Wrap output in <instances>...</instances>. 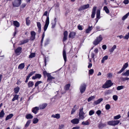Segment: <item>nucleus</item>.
Here are the masks:
<instances>
[{
    "mask_svg": "<svg viewBox=\"0 0 129 129\" xmlns=\"http://www.w3.org/2000/svg\"><path fill=\"white\" fill-rule=\"evenodd\" d=\"M45 22L46 23L44 26V32L43 34L42 35V40L41 41V43L43 41V39L45 36V31H46L47 30V28L48 27V25L49 24V18L48 16L47 17V18L45 21Z\"/></svg>",
    "mask_w": 129,
    "mask_h": 129,
    "instance_id": "nucleus-1",
    "label": "nucleus"
},
{
    "mask_svg": "<svg viewBox=\"0 0 129 129\" xmlns=\"http://www.w3.org/2000/svg\"><path fill=\"white\" fill-rule=\"evenodd\" d=\"M102 40V36L101 35H100L99 37H97L93 42V44L95 45H96L99 44Z\"/></svg>",
    "mask_w": 129,
    "mask_h": 129,
    "instance_id": "nucleus-2",
    "label": "nucleus"
},
{
    "mask_svg": "<svg viewBox=\"0 0 129 129\" xmlns=\"http://www.w3.org/2000/svg\"><path fill=\"white\" fill-rule=\"evenodd\" d=\"M113 85L110 80L107 81L105 84L102 86V88H108L110 87Z\"/></svg>",
    "mask_w": 129,
    "mask_h": 129,
    "instance_id": "nucleus-3",
    "label": "nucleus"
},
{
    "mask_svg": "<svg viewBox=\"0 0 129 129\" xmlns=\"http://www.w3.org/2000/svg\"><path fill=\"white\" fill-rule=\"evenodd\" d=\"M83 108L81 107L80 110L79 112V119H83L85 118L84 115L85 113L83 111Z\"/></svg>",
    "mask_w": 129,
    "mask_h": 129,
    "instance_id": "nucleus-4",
    "label": "nucleus"
},
{
    "mask_svg": "<svg viewBox=\"0 0 129 129\" xmlns=\"http://www.w3.org/2000/svg\"><path fill=\"white\" fill-rule=\"evenodd\" d=\"M119 122V120H112L108 121L107 124L115 126L118 125Z\"/></svg>",
    "mask_w": 129,
    "mask_h": 129,
    "instance_id": "nucleus-5",
    "label": "nucleus"
},
{
    "mask_svg": "<svg viewBox=\"0 0 129 129\" xmlns=\"http://www.w3.org/2000/svg\"><path fill=\"white\" fill-rule=\"evenodd\" d=\"M21 0H14L12 2L13 6L14 7H18L21 4Z\"/></svg>",
    "mask_w": 129,
    "mask_h": 129,
    "instance_id": "nucleus-6",
    "label": "nucleus"
},
{
    "mask_svg": "<svg viewBox=\"0 0 129 129\" xmlns=\"http://www.w3.org/2000/svg\"><path fill=\"white\" fill-rule=\"evenodd\" d=\"M86 85L85 83L82 84L80 87V92L81 93L84 92L86 90Z\"/></svg>",
    "mask_w": 129,
    "mask_h": 129,
    "instance_id": "nucleus-7",
    "label": "nucleus"
},
{
    "mask_svg": "<svg viewBox=\"0 0 129 129\" xmlns=\"http://www.w3.org/2000/svg\"><path fill=\"white\" fill-rule=\"evenodd\" d=\"M93 28V26L91 24H88V27L85 30L86 33L87 34L89 33Z\"/></svg>",
    "mask_w": 129,
    "mask_h": 129,
    "instance_id": "nucleus-8",
    "label": "nucleus"
},
{
    "mask_svg": "<svg viewBox=\"0 0 129 129\" xmlns=\"http://www.w3.org/2000/svg\"><path fill=\"white\" fill-rule=\"evenodd\" d=\"M79 119L75 118L71 120V122L74 124H77L79 122Z\"/></svg>",
    "mask_w": 129,
    "mask_h": 129,
    "instance_id": "nucleus-9",
    "label": "nucleus"
},
{
    "mask_svg": "<svg viewBox=\"0 0 129 129\" xmlns=\"http://www.w3.org/2000/svg\"><path fill=\"white\" fill-rule=\"evenodd\" d=\"M22 48L20 47H18L17 49L15 50V53L17 55H19L21 53Z\"/></svg>",
    "mask_w": 129,
    "mask_h": 129,
    "instance_id": "nucleus-10",
    "label": "nucleus"
},
{
    "mask_svg": "<svg viewBox=\"0 0 129 129\" xmlns=\"http://www.w3.org/2000/svg\"><path fill=\"white\" fill-rule=\"evenodd\" d=\"M39 110V107H36L32 108V111L34 113L36 114L38 112Z\"/></svg>",
    "mask_w": 129,
    "mask_h": 129,
    "instance_id": "nucleus-11",
    "label": "nucleus"
},
{
    "mask_svg": "<svg viewBox=\"0 0 129 129\" xmlns=\"http://www.w3.org/2000/svg\"><path fill=\"white\" fill-rule=\"evenodd\" d=\"M30 34L31 36L30 39L32 40H33L35 38V36L36 35L35 32L34 31H31L30 32Z\"/></svg>",
    "mask_w": 129,
    "mask_h": 129,
    "instance_id": "nucleus-12",
    "label": "nucleus"
},
{
    "mask_svg": "<svg viewBox=\"0 0 129 129\" xmlns=\"http://www.w3.org/2000/svg\"><path fill=\"white\" fill-rule=\"evenodd\" d=\"M47 77H48L47 81H51L52 79H55V77H53L51 76L50 74H47Z\"/></svg>",
    "mask_w": 129,
    "mask_h": 129,
    "instance_id": "nucleus-13",
    "label": "nucleus"
},
{
    "mask_svg": "<svg viewBox=\"0 0 129 129\" xmlns=\"http://www.w3.org/2000/svg\"><path fill=\"white\" fill-rule=\"evenodd\" d=\"M64 37L63 38V41L64 42L67 39L68 36V32L67 31H65L63 34Z\"/></svg>",
    "mask_w": 129,
    "mask_h": 129,
    "instance_id": "nucleus-14",
    "label": "nucleus"
},
{
    "mask_svg": "<svg viewBox=\"0 0 129 129\" xmlns=\"http://www.w3.org/2000/svg\"><path fill=\"white\" fill-rule=\"evenodd\" d=\"M63 56L65 62L67 61L66 54L65 50L63 49Z\"/></svg>",
    "mask_w": 129,
    "mask_h": 129,
    "instance_id": "nucleus-15",
    "label": "nucleus"
},
{
    "mask_svg": "<svg viewBox=\"0 0 129 129\" xmlns=\"http://www.w3.org/2000/svg\"><path fill=\"white\" fill-rule=\"evenodd\" d=\"M76 33L75 32H72L70 33L69 36V38H74Z\"/></svg>",
    "mask_w": 129,
    "mask_h": 129,
    "instance_id": "nucleus-16",
    "label": "nucleus"
},
{
    "mask_svg": "<svg viewBox=\"0 0 129 129\" xmlns=\"http://www.w3.org/2000/svg\"><path fill=\"white\" fill-rule=\"evenodd\" d=\"M51 117L54 118H55L57 119L60 118V114H53L51 115Z\"/></svg>",
    "mask_w": 129,
    "mask_h": 129,
    "instance_id": "nucleus-17",
    "label": "nucleus"
},
{
    "mask_svg": "<svg viewBox=\"0 0 129 129\" xmlns=\"http://www.w3.org/2000/svg\"><path fill=\"white\" fill-rule=\"evenodd\" d=\"M24 63H21L19 65L18 68L19 69H22L24 68Z\"/></svg>",
    "mask_w": 129,
    "mask_h": 129,
    "instance_id": "nucleus-18",
    "label": "nucleus"
},
{
    "mask_svg": "<svg viewBox=\"0 0 129 129\" xmlns=\"http://www.w3.org/2000/svg\"><path fill=\"white\" fill-rule=\"evenodd\" d=\"M122 75L127 77L128 76H129V70H128L126 71L125 72L122 73Z\"/></svg>",
    "mask_w": 129,
    "mask_h": 129,
    "instance_id": "nucleus-19",
    "label": "nucleus"
},
{
    "mask_svg": "<svg viewBox=\"0 0 129 129\" xmlns=\"http://www.w3.org/2000/svg\"><path fill=\"white\" fill-rule=\"evenodd\" d=\"M100 11L99 10H98L97 11L96 16V18L98 19H100Z\"/></svg>",
    "mask_w": 129,
    "mask_h": 129,
    "instance_id": "nucleus-20",
    "label": "nucleus"
},
{
    "mask_svg": "<svg viewBox=\"0 0 129 129\" xmlns=\"http://www.w3.org/2000/svg\"><path fill=\"white\" fill-rule=\"evenodd\" d=\"M40 78V75L39 74H36L35 76H34L32 77L33 79H35L37 78Z\"/></svg>",
    "mask_w": 129,
    "mask_h": 129,
    "instance_id": "nucleus-21",
    "label": "nucleus"
},
{
    "mask_svg": "<svg viewBox=\"0 0 129 129\" xmlns=\"http://www.w3.org/2000/svg\"><path fill=\"white\" fill-rule=\"evenodd\" d=\"M112 92V90H107L105 92L104 94L105 95H107L110 94Z\"/></svg>",
    "mask_w": 129,
    "mask_h": 129,
    "instance_id": "nucleus-22",
    "label": "nucleus"
},
{
    "mask_svg": "<svg viewBox=\"0 0 129 129\" xmlns=\"http://www.w3.org/2000/svg\"><path fill=\"white\" fill-rule=\"evenodd\" d=\"M116 46L115 45H114L111 48L109 49V51L111 53L113 52L114 51V50L116 49Z\"/></svg>",
    "mask_w": 129,
    "mask_h": 129,
    "instance_id": "nucleus-23",
    "label": "nucleus"
},
{
    "mask_svg": "<svg viewBox=\"0 0 129 129\" xmlns=\"http://www.w3.org/2000/svg\"><path fill=\"white\" fill-rule=\"evenodd\" d=\"M103 100V99L102 98L100 99L97 101H95L94 102V103L96 105H97L100 103Z\"/></svg>",
    "mask_w": 129,
    "mask_h": 129,
    "instance_id": "nucleus-24",
    "label": "nucleus"
},
{
    "mask_svg": "<svg viewBox=\"0 0 129 129\" xmlns=\"http://www.w3.org/2000/svg\"><path fill=\"white\" fill-rule=\"evenodd\" d=\"M13 115L12 114H10L7 116L5 119L6 120H7L11 119L13 116Z\"/></svg>",
    "mask_w": 129,
    "mask_h": 129,
    "instance_id": "nucleus-25",
    "label": "nucleus"
},
{
    "mask_svg": "<svg viewBox=\"0 0 129 129\" xmlns=\"http://www.w3.org/2000/svg\"><path fill=\"white\" fill-rule=\"evenodd\" d=\"M28 41L29 40L27 39H26L22 41H21L20 42V45H22V44H24L25 43L28 42Z\"/></svg>",
    "mask_w": 129,
    "mask_h": 129,
    "instance_id": "nucleus-26",
    "label": "nucleus"
},
{
    "mask_svg": "<svg viewBox=\"0 0 129 129\" xmlns=\"http://www.w3.org/2000/svg\"><path fill=\"white\" fill-rule=\"evenodd\" d=\"M28 87L33 86L34 84L33 82L31 81H30L28 83Z\"/></svg>",
    "mask_w": 129,
    "mask_h": 129,
    "instance_id": "nucleus-27",
    "label": "nucleus"
},
{
    "mask_svg": "<svg viewBox=\"0 0 129 129\" xmlns=\"http://www.w3.org/2000/svg\"><path fill=\"white\" fill-rule=\"evenodd\" d=\"M108 56L107 55L105 56H104L102 58L101 60V62L102 63H103L105 60L107 59L108 58Z\"/></svg>",
    "mask_w": 129,
    "mask_h": 129,
    "instance_id": "nucleus-28",
    "label": "nucleus"
},
{
    "mask_svg": "<svg viewBox=\"0 0 129 129\" xmlns=\"http://www.w3.org/2000/svg\"><path fill=\"white\" fill-rule=\"evenodd\" d=\"M105 124L102 123H100L98 125V127L99 128H102L105 126Z\"/></svg>",
    "mask_w": 129,
    "mask_h": 129,
    "instance_id": "nucleus-29",
    "label": "nucleus"
},
{
    "mask_svg": "<svg viewBox=\"0 0 129 129\" xmlns=\"http://www.w3.org/2000/svg\"><path fill=\"white\" fill-rule=\"evenodd\" d=\"M14 25L17 27H18L19 26V23L17 21H14Z\"/></svg>",
    "mask_w": 129,
    "mask_h": 129,
    "instance_id": "nucleus-30",
    "label": "nucleus"
},
{
    "mask_svg": "<svg viewBox=\"0 0 129 129\" xmlns=\"http://www.w3.org/2000/svg\"><path fill=\"white\" fill-rule=\"evenodd\" d=\"M29 17H28L26 18V25L28 26L30 22V20L29 19Z\"/></svg>",
    "mask_w": 129,
    "mask_h": 129,
    "instance_id": "nucleus-31",
    "label": "nucleus"
},
{
    "mask_svg": "<svg viewBox=\"0 0 129 129\" xmlns=\"http://www.w3.org/2000/svg\"><path fill=\"white\" fill-rule=\"evenodd\" d=\"M103 9L107 13H109V10L107 6H105L103 8Z\"/></svg>",
    "mask_w": 129,
    "mask_h": 129,
    "instance_id": "nucleus-32",
    "label": "nucleus"
},
{
    "mask_svg": "<svg viewBox=\"0 0 129 129\" xmlns=\"http://www.w3.org/2000/svg\"><path fill=\"white\" fill-rule=\"evenodd\" d=\"M26 118L27 119L32 118L33 116L30 114H28L26 116Z\"/></svg>",
    "mask_w": 129,
    "mask_h": 129,
    "instance_id": "nucleus-33",
    "label": "nucleus"
},
{
    "mask_svg": "<svg viewBox=\"0 0 129 129\" xmlns=\"http://www.w3.org/2000/svg\"><path fill=\"white\" fill-rule=\"evenodd\" d=\"M70 86V84H67L65 86L64 89L66 90H68Z\"/></svg>",
    "mask_w": 129,
    "mask_h": 129,
    "instance_id": "nucleus-34",
    "label": "nucleus"
},
{
    "mask_svg": "<svg viewBox=\"0 0 129 129\" xmlns=\"http://www.w3.org/2000/svg\"><path fill=\"white\" fill-rule=\"evenodd\" d=\"M128 15H129V12L123 16L122 18V20H125L127 18Z\"/></svg>",
    "mask_w": 129,
    "mask_h": 129,
    "instance_id": "nucleus-35",
    "label": "nucleus"
},
{
    "mask_svg": "<svg viewBox=\"0 0 129 129\" xmlns=\"http://www.w3.org/2000/svg\"><path fill=\"white\" fill-rule=\"evenodd\" d=\"M19 87H17L15 88L14 89V92L15 93H17L19 91Z\"/></svg>",
    "mask_w": 129,
    "mask_h": 129,
    "instance_id": "nucleus-36",
    "label": "nucleus"
},
{
    "mask_svg": "<svg viewBox=\"0 0 129 129\" xmlns=\"http://www.w3.org/2000/svg\"><path fill=\"white\" fill-rule=\"evenodd\" d=\"M47 104L46 103H44L41 105V109H43L45 108L47 106Z\"/></svg>",
    "mask_w": 129,
    "mask_h": 129,
    "instance_id": "nucleus-37",
    "label": "nucleus"
},
{
    "mask_svg": "<svg viewBox=\"0 0 129 129\" xmlns=\"http://www.w3.org/2000/svg\"><path fill=\"white\" fill-rule=\"evenodd\" d=\"M82 124L84 125H87L89 124V121L88 120H87L85 121L82 122Z\"/></svg>",
    "mask_w": 129,
    "mask_h": 129,
    "instance_id": "nucleus-38",
    "label": "nucleus"
},
{
    "mask_svg": "<svg viewBox=\"0 0 129 129\" xmlns=\"http://www.w3.org/2000/svg\"><path fill=\"white\" fill-rule=\"evenodd\" d=\"M18 95L17 94H15L12 100V101H14L16 100H17L18 99Z\"/></svg>",
    "mask_w": 129,
    "mask_h": 129,
    "instance_id": "nucleus-39",
    "label": "nucleus"
},
{
    "mask_svg": "<svg viewBox=\"0 0 129 129\" xmlns=\"http://www.w3.org/2000/svg\"><path fill=\"white\" fill-rule=\"evenodd\" d=\"M124 88V86L122 85L118 86L117 87V90H119L123 89Z\"/></svg>",
    "mask_w": 129,
    "mask_h": 129,
    "instance_id": "nucleus-40",
    "label": "nucleus"
},
{
    "mask_svg": "<svg viewBox=\"0 0 129 129\" xmlns=\"http://www.w3.org/2000/svg\"><path fill=\"white\" fill-rule=\"evenodd\" d=\"M76 106V105H75L74 107V108L72 109L71 112V114H73L77 109V108H75Z\"/></svg>",
    "mask_w": 129,
    "mask_h": 129,
    "instance_id": "nucleus-41",
    "label": "nucleus"
},
{
    "mask_svg": "<svg viewBox=\"0 0 129 129\" xmlns=\"http://www.w3.org/2000/svg\"><path fill=\"white\" fill-rule=\"evenodd\" d=\"M5 113L4 112V111L2 110L0 113V117L2 118L3 117Z\"/></svg>",
    "mask_w": 129,
    "mask_h": 129,
    "instance_id": "nucleus-42",
    "label": "nucleus"
},
{
    "mask_svg": "<svg viewBox=\"0 0 129 129\" xmlns=\"http://www.w3.org/2000/svg\"><path fill=\"white\" fill-rule=\"evenodd\" d=\"M35 56V53H31L29 55V58H32Z\"/></svg>",
    "mask_w": 129,
    "mask_h": 129,
    "instance_id": "nucleus-43",
    "label": "nucleus"
},
{
    "mask_svg": "<svg viewBox=\"0 0 129 129\" xmlns=\"http://www.w3.org/2000/svg\"><path fill=\"white\" fill-rule=\"evenodd\" d=\"M94 98V96H91L89 97L88 99V101L89 102Z\"/></svg>",
    "mask_w": 129,
    "mask_h": 129,
    "instance_id": "nucleus-44",
    "label": "nucleus"
},
{
    "mask_svg": "<svg viewBox=\"0 0 129 129\" xmlns=\"http://www.w3.org/2000/svg\"><path fill=\"white\" fill-rule=\"evenodd\" d=\"M121 117V116L120 115H118L114 117V118L115 119H118Z\"/></svg>",
    "mask_w": 129,
    "mask_h": 129,
    "instance_id": "nucleus-45",
    "label": "nucleus"
},
{
    "mask_svg": "<svg viewBox=\"0 0 129 129\" xmlns=\"http://www.w3.org/2000/svg\"><path fill=\"white\" fill-rule=\"evenodd\" d=\"M84 9H87L89 8V4H87L86 5H85L83 6Z\"/></svg>",
    "mask_w": 129,
    "mask_h": 129,
    "instance_id": "nucleus-46",
    "label": "nucleus"
},
{
    "mask_svg": "<svg viewBox=\"0 0 129 129\" xmlns=\"http://www.w3.org/2000/svg\"><path fill=\"white\" fill-rule=\"evenodd\" d=\"M94 111L93 110H90L89 112V115L90 116H91L94 113Z\"/></svg>",
    "mask_w": 129,
    "mask_h": 129,
    "instance_id": "nucleus-47",
    "label": "nucleus"
},
{
    "mask_svg": "<svg viewBox=\"0 0 129 129\" xmlns=\"http://www.w3.org/2000/svg\"><path fill=\"white\" fill-rule=\"evenodd\" d=\"M129 37V33H128L124 37V39L128 40Z\"/></svg>",
    "mask_w": 129,
    "mask_h": 129,
    "instance_id": "nucleus-48",
    "label": "nucleus"
},
{
    "mask_svg": "<svg viewBox=\"0 0 129 129\" xmlns=\"http://www.w3.org/2000/svg\"><path fill=\"white\" fill-rule=\"evenodd\" d=\"M105 109L107 110L109 109L110 107V105L109 104H107L105 106Z\"/></svg>",
    "mask_w": 129,
    "mask_h": 129,
    "instance_id": "nucleus-49",
    "label": "nucleus"
},
{
    "mask_svg": "<svg viewBox=\"0 0 129 129\" xmlns=\"http://www.w3.org/2000/svg\"><path fill=\"white\" fill-rule=\"evenodd\" d=\"M94 70L93 69H91L89 71V74L90 75H92L94 73Z\"/></svg>",
    "mask_w": 129,
    "mask_h": 129,
    "instance_id": "nucleus-50",
    "label": "nucleus"
},
{
    "mask_svg": "<svg viewBox=\"0 0 129 129\" xmlns=\"http://www.w3.org/2000/svg\"><path fill=\"white\" fill-rule=\"evenodd\" d=\"M37 26L39 28V32H40V23L39 22H37Z\"/></svg>",
    "mask_w": 129,
    "mask_h": 129,
    "instance_id": "nucleus-51",
    "label": "nucleus"
},
{
    "mask_svg": "<svg viewBox=\"0 0 129 129\" xmlns=\"http://www.w3.org/2000/svg\"><path fill=\"white\" fill-rule=\"evenodd\" d=\"M35 72V71L33 72H30L28 75L27 76L28 77H29V78L33 74H34Z\"/></svg>",
    "mask_w": 129,
    "mask_h": 129,
    "instance_id": "nucleus-52",
    "label": "nucleus"
},
{
    "mask_svg": "<svg viewBox=\"0 0 129 129\" xmlns=\"http://www.w3.org/2000/svg\"><path fill=\"white\" fill-rule=\"evenodd\" d=\"M38 120L37 118H34L33 119V123H36L38 121Z\"/></svg>",
    "mask_w": 129,
    "mask_h": 129,
    "instance_id": "nucleus-53",
    "label": "nucleus"
},
{
    "mask_svg": "<svg viewBox=\"0 0 129 129\" xmlns=\"http://www.w3.org/2000/svg\"><path fill=\"white\" fill-rule=\"evenodd\" d=\"M113 98L115 101H116L118 99V96L116 95H114L113 96Z\"/></svg>",
    "mask_w": 129,
    "mask_h": 129,
    "instance_id": "nucleus-54",
    "label": "nucleus"
},
{
    "mask_svg": "<svg viewBox=\"0 0 129 129\" xmlns=\"http://www.w3.org/2000/svg\"><path fill=\"white\" fill-rule=\"evenodd\" d=\"M128 63H125L124 65L123 66L122 68L125 69L128 67Z\"/></svg>",
    "mask_w": 129,
    "mask_h": 129,
    "instance_id": "nucleus-55",
    "label": "nucleus"
},
{
    "mask_svg": "<svg viewBox=\"0 0 129 129\" xmlns=\"http://www.w3.org/2000/svg\"><path fill=\"white\" fill-rule=\"evenodd\" d=\"M30 122V121L29 120L27 121L25 125V127H27L28 126Z\"/></svg>",
    "mask_w": 129,
    "mask_h": 129,
    "instance_id": "nucleus-56",
    "label": "nucleus"
},
{
    "mask_svg": "<svg viewBox=\"0 0 129 129\" xmlns=\"http://www.w3.org/2000/svg\"><path fill=\"white\" fill-rule=\"evenodd\" d=\"M123 2L125 4H127L129 3V1L128 0H124Z\"/></svg>",
    "mask_w": 129,
    "mask_h": 129,
    "instance_id": "nucleus-57",
    "label": "nucleus"
},
{
    "mask_svg": "<svg viewBox=\"0 0 129 129\" xmlns=\"http://www.w3.org/2000/svg\"><path fill=\"white\" fill-rule=\"evenodd\" d=\"M96 114L98 115L99 116L101 114V112L100 110H98L96 112Z\"/></svg>",
    "mask_w": 129,
    "mask_h": 129,
    "instance_id": "nucleus-58",
    "label": "nucleus"
},
{
    "mask_svg": "<svg viewBox=\"0 0 129 129\" xmlns=\"http://www.w3.org/2000/svg\"><path fill=\"white\" fill-rule=\"evenodd\" d=\"M121 80L123 81H124L126 80H129V78L128 77H126L125 78H122Z\"/></svg>",
    "mask_w": 129,
    "mask_h": 129,
    "instance_id": "nucleus-59",
    "label": "nucleus"
},
{
    "mask_svg": "<svg viewBox=\"0 0 129 129\" xmlns=\"http://www.w3.org/2000/svg\"><path fill=\"white\" fill-rule=\"evenodd\" d=\"M64 125L63 124H61L59 125V129H62L64 128Z\"/></svg>",
    "mask_w": 129,
    "mask_h": 129,
    "instance_id": "nucleus-60",
    "label": "nucleus"
},
{
    "mask_svg": "<svg viewBox=\"0 0 129 129\" xmlns=\"http://www.w3.org/2000/svg\"><path fill=\"white\" fill-rule=\"evenodd\" d=\"M83 10H84V9L83 6H82L79 8V9H78V11H80Z\"/></svg>",
    "mask_w": 129,
    "mask_h": 129,
    "instance_id": "nucleus-61",
    "label": "nucleus"
},
{
    "mask_svg": "<svg viewBox=\"0 0 129 129\" xmlns=\"http://www.w3.org/2000/svg\"><path fill=\"white\" fill-rule=\"evenodd\" d=\"M125 69L123 68H122L118 72H117L118 74H120L122 72H123L124 70Z\"/></svg>",
    "mask_w": 129,
    "mask_h": 129,
    "instance_id": "nucleus-62",
    "label": "nucleus"
},
{
    "mask_svg": "<svg viewBox=\"0 0 129 129\" xmlns=\"http://www.w3.org/2000/svg\"><path fill=\"white\" fill-rule=\"evenodd\" d=\"M125 69L123 68H122L118 72H117L118 74H120L122 72H123L124 70Z\"/></svg>",
    "mask_w": 129,
    "mask_h": 129,
    "instance_id": "nucleus-63",
    "label": "nucleus"
},
{
    "mask_svg": "<svg viewBox=\"0 0 129 129\" xmlns=\"http://www.w3.org/2000/svg\"><path fill=\"white\" fill-rule=\"evenodd\" d=\"M40 83V81H38L35 84V86L36 87Z\"/></svg>",
    "mask_w": 129,
    "mask_h": 129,
    "instance_id": "nucleus-64",
    "label": "nucleus"
}]
</instances>
